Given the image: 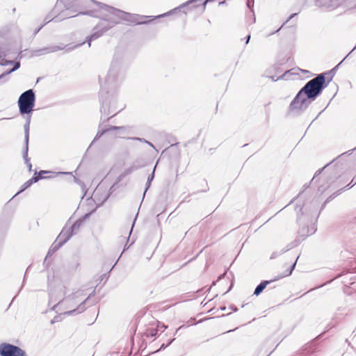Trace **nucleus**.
I'll return each instance as SVG.
<instances>
[{
    "mask_svg": "<svg viewBox=\"0 0 356 356\" xmlns=\"http://www.w3.org/2000/svg\"><path fill=\"white\" fill-rule=\"evenodd\" d=\"M85 296L82 292L76 291L63 298L57 305L56 307L63 314H72L79 309V307L86 301Z\"/></svg>",
    "mask_w": 356,
    "mask_h": 356,
    "instance_id": "f257e3e1",
    "label": "nucleus"
},
{
    "mask_svg": "<svg viewBox=\"0 0 356 356\" xmlns=\"http://www.w3.org/2000/svg\"><path fill=\"white\" fill-rule=\"evenodd\" d=\"M325 77L323 74H319L310 80L302 88L308 98L314 99L322 91L325 86Z\"/></svg>",
    "mask_w": 356,
    "mask_h": 356,
    "instance_id": "f03ea898",
    "label": "nucleus"
},
{
    "mask_svg": "<svg viewBox=\"0 0 356 356\" xmlns=\"http://www.w3.org/2000/svg\"><path fill=\"white\" fill-rule=\"evenodd\" d=\"M35 97L32 90H28L23 92L19 99L18 105L22 114L30 113L35 105Z\"/></svg>",
    "mask_w": 356,
    "mask_h": 356,
    "instance_id": "7ed1b4c3",
    "label": "nucleus"
},
{
    "mask_svg": "<svg viewBox=\"0 0 356 356\" xmlns=\"http://www.w3.org/2000/svg\"><path fill=\"white\" fill-rule=\"evenodd\" d=\"M118 16L129 25H139L149 23L154 19L152 17L131 14L123 11H118Z\"/></svg>",
    "mask_w": 356,
    "mask_h": 356,
    "instance_id": "20e7f679",
    "label": "nucleus"
},
{
    "mask_svg": "<svg viewBox=\"0 0 356 356\" xmlns=\"http://www.w3.org/2000/svg\"><path fill=\"white\" fill-rule=\"evenodd\" d=\"M0 355L1 356H26L24 351L21 348L8 343L0 345Z\"/></svg>",
    "mask_w": 356,
    "mask_h": 356,
    "instance_id": "39448f33",
    "label": "nucleus"
},
{
    "mask_svg": "<svg viewBox=\"0 0 356 356\" xmlns=\"http://www.w3.org/2000/svg\"><path fill=\"white\" fill-rule=\"evenodd\" d=\"M308 99L305 92L301 89L290 104L291 110H301L305 108L308 104Z\"/></svg>",
    "mask_w": 356,
    "mask_h": 356,
    "instance_id": "423d86ee",
    "label": "nucleus"
},
{
    "mask_svg": "<svg viewBox=\"0 0 356 356\" xmlns=\"http://www.w3.org/2000/svg\"><path fill=\"white\" fill-rule=\"evenodd\" d=\"M295 264L292 266H289L287 269L280 275L276 277L274 280H265L261 282L255 289L254 295L258 296L259 295L266 287L268 284L273 282L274 280H280L282 277H287L290 275L293 271Z\"/></svg>",
    "mask_w": 356,
    "mask_h": 356,
    "instance_id": "0eeeda50",
    "label": "nucleus"
},
{
    "mask_svg": "<svg viewBox=\"0 0 356 356\" xmlns=\"http://www.w3.org/2000/svg\"><path fill=\"white\" fill-rule=\"evenodd\" d=\"M51 172L46 171V170H40L38 172H35L33 177H36L38 178V181L41 179H47L50 178L51 176L48 175L49 174H51Z\"/></svg>",
    "mask_w": 356,
    "mask_h": 356,
    "instance_id": "6e6552de",
    "label": "nucleus"
},
{
    "mask_svg": "<svg viewBox=\"0 0 356 356\" xmlns=\"http://www.w3.org/2000/svg\"><path fill=\"white\" fill-rule=\"evenodd\" d=\"M38 181V178L36 177H33L31 179H29L27 181H26L22 186L21 192L24 191L25 189L30 187L33 183H35Z\"/></svg>",
    "mask_w": 356,
    "mask_h": 356,
    "instance_id": "1a4fd4ad",
    "label": "nucleus"
},
{
    "mask_svg": "<svg viewBox=\"0 0 356 356\" xmlns=\"http://www.w3.org/2000/svg\"><path fill=\"white\" fill-rule=\"evenodd\" d=\"M19 66H20V64H19V62L15 63L14 67H13V69H11L10 71L7 72L6 73L1 74V75L0 76V79H1L2 76H3L4 75H6V74H10V73H11V72H14L15 70H17V69L19 67Z\"/></svg>",
    "mask_w": 356,
    "mask_h": 356,
    "instance_id": "9d476101",
    "label": "nucleus"
},
{
    "mask_svg": "<svg viewBox=\"0 0 356 356\" xmlns=\"http://www.w3.org/2000/svg\"><path fill=\"white\" fill-rule=\"evenodd\" d=\"M81 225V222H76L73 224V225L72 226V232H74L76 231V229H78L80 226Z\"/></svg>",
    "mask_w": 356,
    "mask_h": 356,
    "instance_id": "9b49d317",
    "label": "nucleus"
},
{
    "mask_svg": "<svg viewBox=\"0 0 356 356\" xmlns=\"http://www.w3.org/2000/svg\"><path fill=\"white\" fill-rule=\"evenodd\" d=\"M245 44H247L248 42H249V40L250 39V34H248L245 38Z\"/></svg>",
    "mask_w": 356,
    "mask_h": 356,
    "instance_id": "f8f14e48",
    "label": "nucleus"
},
{
    "mask_svg": "<svg viewBox=\"0 0 356 356\" xmlns=\"http://www.w3.org/2000/svg\"><path fill=\"white\" fill-rule=\"evenodd\" d=\"M12 62L11 61H8V60H2L1 62H0V65H6L8 63H11Z\"/></svg>",
    "mask_w": 356,
    "mask_h": 356,
    "instance_id": "ddd939ff",
    "label": "nucleus"
},
{
    "mask_svg": "<svg viewBox=\"0 0 356 356\" xmlns=\"http://www.w3.org/2000/svg\"><path fill=\"white\" fill-rule=\"evenodd\" d=\"M196 1L193 0V1H191L187 3L188 5L191 4V3H195Z\"/></svg>",
    "mask_w": 356,
    "mask_h": 356,
    "instance_id": "4468645a",
    "label": "nucleus"
},
{
    "mask_svg": "<svg viewBox=\"0 0 356 356\" xmlns=\"http://www.w3.org/2000/svg\"><path fill=\"white\" fill-rule=\"evenodd\" d=\"M113 129H118V127H114Z\"/></svg>",
    "mask_w": 356,
    "mask_h": 356,
    "instance_id": "2eb2a0df",
    "label": "nucleus"
}]
</instances>
